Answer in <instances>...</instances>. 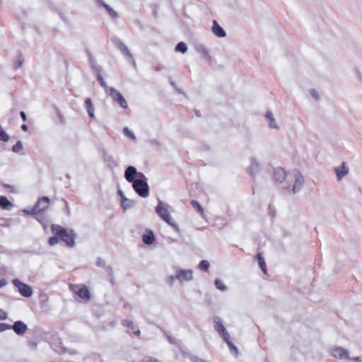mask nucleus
Segmentation results:
<instances>
[{
	"label": "nucleus",
	"mask_w": 362,
	"mask_h": 362,
	"mask_svg": "<svg viewBox=\"0 0 362 362\" xmlns=\"http://www.w3.org/2000/svg\"><path fill=\"white\" fill-rule=\"evenodd\" d=\"M51 230L54 235L59 236V240L67 247H72L75 245L76 235L72 230H67L60 225L52 224Z\"/></svg>",
	"instance_id": "f257e3e1"
},
{
	"label": "nucleus",
	"mask_w": 362,
	"mask_h": 362,
	"mask_svg": "<svg viewBox=\"0 0 362 362\" xmlns=\"http://www.w3.org/2000/svg\"><path fill=\"white\" fill-rule=\"evenodd\" d=\"M213 320L214 322L215 330L222 337L223 339L225 342L227 343L230 349L234 351L235 355H238V350L237 347L230 341V334L222 324L221 319L218 317H214Z\"/></svg>",
	"instance_id": "f03ea898"
},
{
	"label": "nucleus",
	"mask_w": 362,
	"mask_h": 362,
	"mask_svg": "<svg viewBox=\"0 0 362 362\" xmlns=\"http://www.w3.org/2000/svg\"><path fill=\"white\" fill-rule=\"evenodd\" d=\"M156 211L168 224L174 228L177 227V223L172 218L168 207L163 202H159L158 204L156 207Z\"/></svg>",
	"instance_id": "7ed1b4c3"
},
{
	"label": "nucleus",
	"mask_w": 362,
	"mask_h": 362,
	"mask_svg": "<svg viewBox=\"0 0 362 362\" xmlns=\"http://www.w3.org/2000/svg\"><path fill=\"white\" fill-rule=\"evenodd\" d=\"M193 279V271L192 269H178L175 276L168 278V282L173 284L175 279L180 283L189 281Z\"/></svg>",
	"instance_id": "20e7f679"
},
{
	"label": "nucleus",
	"mask_w": 362,
	"mask_h": 362,
	"mask_svg": "<svg viewBox=\"0 0 362 362\" xmlns=\"http://www.w3.org/2000/svg\"><path fill=\"white\" fill-rule=\"evenodd\" d=\"M132 183L134 189L139 196L146 197L148 195V186L145 180H136Z\"/></svg>",
	"instance_id": "39448f33"
},
{
	"label": "nucleus",
	"mask_w": 362,
	"mask_h": 362,
	"mask_svg": "<svg viewBox=\"0 0 362 362\" xmlns=\"http://www.w3.org/2000/svg\"><path fill=\"white\" fill-rule=\"evenodd\" d=\"M50 200L47 197H42L38 199L36 204L32 209L33 214H40L48 209Z\"/></svg>",
	"instance_id": "423d86ee"
},
{
	"label": "nucleus",
	"mask_w": 362,
	"mask_h": 362,
	"mask_svg": "<svg viewBox=\"0 0 362 362\" xmlns=\"http://www.w3.org/2000/svg\"><path fill=\"white\" fill-rule=\"evenodd\" d=\"M292 176L295 179L294 184L293 185L292 192L293 193H297L299 192L304 184V177L298 169L293 170L291 173Z\"/></svg>",
	"instance_id": "0eeeda50"
},
{
	"label": "nucleus",
	"mask_w": 362,
	"mask_h": 362,
	"mask_svg": "<svg viewBox=\"0 0 362 362\" xmlns=\"http://www.w3.org/2000/svg\"><path fill=\"white\" fill-rule=\"evenodd\" d=\"M107 95L111 97L114 102L117 103L124 109L128 107L126 100L122 96V95L115 88H112V89H109Z\"/></svg>",
	"instance_id": "6e6552de"
},
{
	"label": "nucleus",
	"mask_w": 362,
	"mask_h": 362,
	"mask_svg": "<svg viewBox=\"0 0 362 362\" xmlns=\"http://www.w3.org/2000/svg\"><path fill=\"white\" fill-rule=\"evenodd\" d=\"M137 175L140 177H144L141 173H137L136 169L133 166H129L124 173V177L129 182H134L135 176Z\"/></svg>",
	"instance_id": "1a4fd4ad"
},
{
	"label": "nucleus",
	"mask_w": 362,
	"mask_h": 362,
	"mask_svg": "<svg viewBox=\"0 0 362 362\" xmlns=\"http://www.w3.org/2000/svg\"><path fill=\"white\" fill-rule=\"evenodd\" d=\"M332 355L339 359H349V354L347 350L341 346H337L332 349Z\"/></svg>",
	"instance_id": "9d476101"
},
{
	"label": "nucleus",
	"mask_w": 362,
	"mask_h": 362,
	"mask_svg": "<svg viewBox=\"0 0 362 362\" xmlns=\"http://www.w3.org/2000/svg\"><path fill=\"white\" fill-rule=\"evenodd\" d=\"M13 284L18 288L21 294H32V288L30 286L21 282L20 280L13 279Z\"/></svg>",
	"instance_id": "9b49d317"
},
{
	"label": "nucleus",
	"mask_w": 362,
	"mask_h": 362,
	"mask_svg": "<svg viewBox=\"0 0 362 362\" xmlns=\"http://www.w3.org/2000/svg\"><path fill=\"white\" fill-rule=\"evenodd\" d=\"M286 172L282 168H277L274 170L273 179L276 182H282L286 177Z\"/></svg>",
	"instance_id": "f8f14e48"
},
{
	"label": "nucleus",
	"mask_w": 362,
	"mask_h": 362,
	"mask_svg": "<svg viewBox=\"0 0 362 362\" xmlns=\"http://www.w3.org/2000/svg\"><path fill=\"white\" fill-rule=\"evenodd\" d=\"M11 329H13L17 334H23L27 331L28 327L22 321H17L11 325Z\"/></svg>",
	"instance_id": "ddd939ff"
},
{
	"label": "nucleus",
	"mask_w": 362,
	"mask_h": 362,
	"mask_svg": "<svg viewBox=\"0 0 362 362\" xmlns=\"http://www.w3.org/2000/svg\"><path fill=\"white\" fill-rule=\"evenodd\" d=\"M334 171L338 180H340L348 174L349 169L346 165V163L344 162L341 166L335 168Z\"/></svg>",
	"instance_id": "4468645a"
},
{
	"label": "nucleus",
	"mask_w": 362,
	"mask_h": 362,
	"mask_svg": "<svg viewBox=\"0 0 362 362\" xmlns=\"http://www.w3.org/2000/svg\"><path fill=\"white\" fill-rule=\"evenodd\" d=\"M212 31L218 37H224L226 35L224 30L218 25L216 21H213Z\"/></svg>",
	"instance_id": "2eb2a0df"
},
{
	"label": "nucleus",
	"mask_w": 362,
	"mask_h": 362,
	"mask_svg": "<svg viewBox=\"0 0 362 362\" xmlns=\"http://www.w3.org/2000/svg\"><path fill=\"white\" fill-rule=\"evenodd\" d=\"M70 288L71 291L75 293V294H89V291L86 286H79L78 285H71Z\"/></svg>",
	"instance_id": "dca6fc26"
},
{
	"label": "nucleus",
	"mask_w": 362,
	"mask_h": 362,
	"mask_svg": "<svg viewBox=\"0 0 362 362\" xmlns=\"http://www.w3.org/2000/svg\"><path fill=\"white\" fill-rule=\"evenodd\" d=\"M143 242L146 245L152 244L155 240L154 234L151 230H148L142 237Z\"/></svg>",
	"instance_id": "f3484780"
},
{
	"label": "nucleus",
	"mask_w": 362,
	"mask_h": 362,
	"mask_svg": "<svg viewBox=\"0 0 362 362\" xmlns=\"http://www.w3.org/2000/svg\"><path fill=\"white\" fill-rule=\"evenodd\" d=\"M85 107L87 110V112L89 116L92 118L94 117V107L92 103V100L90 98H86L85 100Z\"/></svg>",
	"instance_id": "a211bd4d"
},
{
	"label": "nucleus",
	"mask_w": 362,
	"mask_h": 362,
	"mask_svg": "<svg viewBox=\"0 0 362 362\" xmlns=\"http://www.w3.org/2000/svg\"><path fill=\"white\" fill-rule=\"evenodd\" d=\"M257 259L259 263V266L264 274H267V265L264 257L261 253L257 255Z\"/></svg>",
	"instance_id": "6ab92c4d"
},
{
	"label": "nucleus",
	"mask_w": 362,
	"mask_h": 362,
	"mask_svg": "<svg viewBox=\"0 0 362 362\" xmlns=\"http://www.w3.org/2000/svg\"><path fill=\"white\" fill-rule=\"evenodd\" d=\"M12 206V204L6 197H0V207L3 209H8Z\"/></svg>",
	"instance_id": "aec40b11"
},
{
	"label": "nucleus",
	"mask_w": 362,
	"mask_h": 362,
	"mask_svg": "<svg viewBox=\"0 0 362 362\" xmlns=\"http://www.w3.org/2000/svg\"><path fill=\"white\" fill-rule=\"evenodd\" d=\"M116 45L124 54L131 56L129 50L122 42L119 40L117 41Z\"/></svg>",
	"instance_id": "412c9836"
},
{
	"label": "nucleus",
	"mask_w": 362,
	"mask_h": 362,
	"mask_svg": "<svg viewBox=\"0 0 362 362\" xmlns=\"http://www.w3.org/2000/svg\"><path fill=\"white\" fill-rule=\"evenodd\" d=\"M191 204L197 212H199L202 216L204 215V209L197 201L192 200Z\"/></svg>",
	"instance_id": "4be33fe9"
},
{
	"label": "nucleus",
	"mask_w": 362,
	"mask_h": 362,
	"mask_svg": "<svg viewBox=\"0 0 362 362\" xmlns=\"http://www.w3.org/2000/svg\"><path fill=\"white\" fill-rule=\"evenodd\" d=\"M265 117L268 120V122L269 123V126L272 128H277V126L275 124V119H274L272 112H267V114L265 115Z\"/></svg>",
	"instance_id": "5701e85b"
},
{
	"label": "nucleus",
	"mask_w": 362,
	"mask_h": 362,
	"mask_svg": "<svg viewBox=\"0 0 362 362\" xmlns=\"http://www.w3.org/2000/svg\"><path fill=\"white\" fill-rule=\"evenodd\" d=\"M10 139L9 135L6 132L3 127L0 125V141L7 142Z\"/></svg>",
	"instance_id": "b1692460"
},
{
	"label": "nucleus",
	"mask_w": 362,
	"mask_h": 362,
	"mask_svg": "<svg viewBox=\"0 0 362 362\" xmlns=\"http://www.w3.org/2000/svg\"><path fill=\"white\" fill-rule=\"evenodd\" d=\"M97 80L99 82L100 85L104 88L105 93L107 94L109 92V89H112V87H108L105 82L104 81L103 77L100 75H98L97 77Z\"/></svg>",
	"instance_id": "393cba45"
},
{
	"label": "nucleus",
	"mask_w": 362,
	"mask_h": 362,
	"mask_svg": "<svg viewBox=\"0 0 362 362\" xmlns=\"http://www.w3.org/2000/svg\"><path fill=\"white\" fill-rule=\"evenodd\" d=\"M175 50L182 53H185L187 50V47L185 42H180L176 45Z\"/></svg>",
	"instance_id": "a878e982"
},
{
	"label": "nucleus",
	"mask_w": 362,
	"mask_h": 362,
	"mask_svg": "<svg viewBox=\"0 0 362 362\" xmlns=\"http://www.w3.org/2000/svg\"><path fill=\"white\" fill-rule=\"evenodd\" d=\"M210 264L207 260H202L198 265V267L202 271H208Z\"/></svg>",
	"instance_id": "bb28decb"
},
{
	"label": "nucleus",
	"mask_w": 362,
	"mask_h": 362,
	"mask_svg": "<svg viewBox=\"0 0 362 362\" xmlns=\"http://www.w3.org/2000/svg\"><path fill=\"white\" fill-rule=\"evenodd\" d=\"M216 287L221 291H226V286L221 279H216L215 281Z\"/></svg>",
	"instance_id": "cd10ccee"
},
{
	"label": "nucleus",
	"mask_w": 362,
	"mask_h": 362,
	"mask_svg": "<svg viewBox=\"0 0 362 362\" xmlns=\"http://www.w3.org/2000/svg\"><path fill=\"white\" fill-rule=\"evenodd\" d=\"M103 6L111 17L115 18L118 16L117 13L110 6L103 4Z\"/></svg>",
	"instance_id": "c85d7f7f"
},
{
	"label": "nucleus",
	"mask_w": 362,
	"mask_h": 362,
	"mask_svg": "<svg viewBox=\"0 0 362 362\" xmlns=\"http://www.w3.org/2000/svg\"><path fill=\"white\" fill-rule=\"evenodd\" d=\"M91 296H78L76 301L78 303H86L90 300Z\"/></svg>",
	"instance_id": "c756f323"
},
{
	"label": "nucleus",
	"mask_w": 362,
	"mask_h": 362,
	"mask_svg": "<svg viewBox=\"0 0 362 362\" xmlns=\"http://www.w3.org/2000/svg\"><path fill=\"white\" fill-rule=\"evenodd\" d=\"M59 238L57 235H54L53 237H50L48 240V243L49 245L53 246L57 245L59 243Z\"/></svg>",
	"instance_id": "7c9ffc66"
},
{
	"label": "nucleus",
	"mask_w": 362,
	"mask_h": 362,
	"mask_svg": "<svg viewBox=\"0 0 362 362\" xmlns=\"http://www.w3.org/2000/svg\"><path fill=\"white\" fill-rule=\"evenodd\" d=\"M23 149V145L21 141H18L16 142L15 145L13 146L12 150L13 151L18 153Z\"/></svg>",
	"instance_id": "2f4dec72"
},
{
	"label": "nucleus",
	"mask_w": 362,
	"mask_h": 362,
	"mask_svg": "<svg viewBox=\"0 0 362 362\" xmlns=\"http://www.w3.org/2000/svg\"><path fill=\"white\" fill-rule=\"evenodd\" d=\"M123 132H124V134L130 138L131 139H132V140H135L136 139V137H135L134 134H133V132L132 131H130L127 127H125L124 129Z\"/></svg>",
	"instance_id": "473e14b6"
},
{
	"label": "nucleus",
	"mask_w": 362,
	"mask_h": 362,
	"mask_svg": "<svg viewBox=\"0 0 362 362\" xmlns=\"http://www.w3.org/2000/svg\"><path fill=\"white\" fill-rule=\"evenodd\" d=\"M122 324L123 326L127 327L130 329H133L134 327L132 321L128 320H123Z\"/></svg>",
	"instance_id": "72a5a7b5"
},
{
	"label": "nucleus",
	"mask_w": 362,
	"mask_h": 362,
	"mask_svg": "<svg viewBox=\"0 0 362 362\" xmlns=\"http://www.w3.org/2000/svg\"><path fill=\"white\" fill-rule=\"evenodd\" d=\"M11 329V325L6 323H0V332Z\"/></svg>",
	"instance_id": "f704fd0d"
},
{
	"label": "nucleus",
	"mask_w": 362,
	"mask_h": 362,
	"mask_svg": "<svg viewBox=\"0 0 362 362\" xmlns=\"http://www.w3.org/2000/svg\"><path fill=\"white\" fill-rule=\"evenodd\" d=\"M191 360L194 362H207L205 360L196 356L192 357Z\"/></svg>",
	"instance_id": "c9c22d12"
},
{
	"label": "nucleus",
	"mask_w": 362,
	"mask_h": 362,
	"mask_svg": "<svg viewBox=\"0 0 362 362\" xmlns=\"http://www.w3.org/2000/svg\"><path fill=\"white\" fill-rule=\"evenodd\" d=\"M349 360L353 361L354 362H362V356H357L354 358H349Z\"/></svg>",
	"instance_id": "e433bc0d"
},
{
	"label": "nucleus",
	"mask_w": 362,
	"mask_h": 362,
	"mask_svg": "<svg viewBox=\"0 0 362 362\" xmlns=\"http://www.w3.org/2000/svg\"><path fill=\"white\" fill-rule=\"evenodd\" d=\"M7 318V315L5 312H3L0 310V320H6Z\"/></svg>",
	"instance_id": "4c0bfd02"
},
{
	"label": "nucleus",
	"mask_w": 362,
	"mask_h": 362,
	"mask_svg": "<svg viewBox=\"0 0 362 362\" xmlns=\"http://www.w3.org/2000/svg\"><path fill=\"white\" fill-rule=\"evenodd\" d=\"M21 117L24 122H25L27 120V117L24 112H23V111L21 112Z\"/></svg>",
	"instance_id": "58836bf2"
},
{
	"label": "nucleus",
	"mask_w": 362,
	"mask_h": 362,
	"mask_svg": "<svg viewBox=\"0 0 362 362\" xmlns=\"http://www.w3.org/2000/svg\"><path fill=\"white\" fill-rule=\"evenodd\" d=\"M6 284V281L4 279L0 280V288L4 286Z\"/></svg>",
	"instance_id": "ea45409f"
},
{
	"label": "nucleus",
	"mask_w": 362,
	"mask_h": 362,
	"mask_svg": "<svg viewBox=\"0 0 362 362\" xmlns=\"http://www.w3.org/2000/svg\"><path fill=\"white\" fill-rule=\"evenodd\" d=\"M21 129L23 130V131H27L28 130V126L26 124H23L21 126Z\"/></svg>",
	"instance_id": "a19ab883"
},
{
	"label": "nucleus",
	"mask_w": 362,
	"mask_h": 362,
	"mask_svg": "<svg viewBox=\"0 0 362 362\" xmlns=\"http://www.w3.org/2000/svg\"><path fill=\"white\" fill-rule=\"evenodd\" d=\"M147 362H159L156 358H150Z\"/></svg>",
	"instance_id": "79ce46f5"
},
{
	"label": "nucleus",
	"mask_w": 362,
	"mask_h": 362,
	"mask_svg": "<svg viewBox=\"0 0 362 362\" xmlns=\"http://www.w3.org/2000/svg\"><path fill=\"white\" fill-rule=\"evenodd\" d=\"M30 345L33 349H35L37 347V343L35 342H30Z\"/></svg>",
	"instance_id": "37998d69"
},
{
	"label": "nucleus",
	"mask_w": 362,
	"mask_h": 362,
	"mask_svg": "<svg viewBox=\"0 0 362 362\" xmlns=\"http://www.w3.org/2000/svg\"><path fill=\"white\" fill-rule=\"evenodd\" d=\"M134 334H135L136 335H137V336H139V335H140V334H141V332H140V330H137V331L134 332Z\"/></svg>",
	"instance_id": "c03bdc74"
},
{
	"label": "nucleus",
	"mask_w": 362,
	"mask_h": 362,
	"mask_svg": "<svg viewBox=\"0 0 362 362\" xmlns=\"http://www.w3.org/2000/svg\"><path fill=\"white\" fill-rule=\"evenodd\" d=\"M312 95H313L315 98H317V95H316V93H315V90H313V91L312 92Z\"/></svg>",
	"instance_id": "a18cd8bd"
},
{
	"label": "nucleus",
	"mask_w": 362,
	"mask_h": 362,
	"mask_svg": "<svg viewBox=\"0 0 362 362\" xmlns=\"http://www.w3.org/2000/svg\"><path fill=\"white\" fill-rule=\"evenodd\" d=\"M168 339L171 343L173 342L172 339L170 337H168Z\"/></svg>",
	"instance_id": "49530a36"
}]
</instances>
